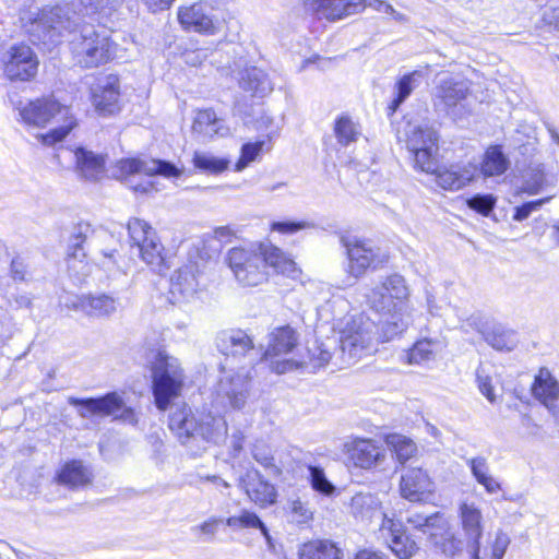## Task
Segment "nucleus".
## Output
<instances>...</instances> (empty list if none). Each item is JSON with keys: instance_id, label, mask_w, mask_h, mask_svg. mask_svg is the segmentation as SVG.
<instances>
[{"instance_id": "nucleus-1", "label": "nucleus", "mask_w": 559, "mask_h": 559, "mask_svg": "<svg viewBox=\"0 0 559 559\" xmlns=\"http://www.w3.org/2000/svg\"><path fill=\"white\" fill-rule=\"evenodd\" d=\"M168 426L181 444L194 455L201 454L210 444L222 442L228 431L222 415L206 409L193 413L186 405L171 411Z\"/></svg>"}, {"instance_id": "nucleus-2", "label": "nucleus", "mask_w": 559, "mask_h": 559, "mask_svg": "<svg viewBox=\"0 0 559 559\" xmlns=\"http://www.w3.org/2000/svg\"><path fill=\"white\" fill-rule=\"evenodd\" d=\"M411 289L404 276L397 273L383 277L366 295L368 306L388 317L383 324L386 338L401 334L412 323Z\"/></svg>"}, {"instance_id": "nucleus-3", "label": "nucleus", "mask_w": 559, "mask_h": 559, "mask_svg": "<svg viewBox=\"0 0 559 559\" xmlns=\"http://www.w3.org/2000/svg\"><path fill=\"white\" fill-rule=\"evenodd\" d=\"M16 109L20 120L28 128L55 126L49 132L36 135L38 142L47 146L63 141L78 126V120L70 107L62 105L52 97L36 98L25 104L20 103Z\"/></svg>"}, {"instance_id": "nucleus-4", "label": "nucleus", "mask_w": 559, "mask_h": 559, "mask_svg": "<svg viewBox=\"0 0 559 559\" xmlns=\"http://www.w3.org/2000/svg\"><path fill=\"white\" fill-rule=\"evenodd\" d=\"M337 333L340 349L347 364L372 355L377 352L380 342L390 340L384 332L381 338L378 325L364 314L345 318L338 323Z\"/></svg>"}, {"instance_id": "nucleus-5", "label": "nucleus", "mask_w": 559, "mask_h": 559, "mask_svg": "<svg viewBox=\"0 0 559 559\" xmlns=\"http://www.w3.org/2000/svg\"><path fill=\"white\" fill-rule=\"evenodd\" d=\"M26 31L45 45H55L64 32L78 24V14L68 3L29 10L21 16Z\"/></svg>"}, {"instance_id": "nucleus-6", "label": "nucleus", "mask_w": 559, "mask_h": 559, "mask_svg": "<svg viewBox=\"0 0 559 559\" xmlns=\"http://www.w3.org/2000/svg\"><path fill=\"white\" fill-rule=\"evenodd\" d=\"M153 393L158 409L165 411L169 402L179 395L183 373L178 359L167 355L158 354L153 369Z\"/></svg>"}, {"instance_id": "nucleus-7", "label": "nucleus", "mask_w": 559, "mask_h": 559, "mask_svg": "<svg viewBox=\"0 0 559 559\" xmlns=\"http://www.w3.org/2000/svg\"><path fill=\"white\" fill-rule=\"evenodd\" d=\"M405 142L412 153L414 165L424 173L436 170L439 151V135L437 131L426 123H407Z\"/></svg>"}, {"instance_id": "nucleus-8", "label": "nucleus", "mask_w": 559, "mask_h": 559, "mask_svg": "<svg viewBox=\"0 0 559 559\" xmlns=\"http://www.w3.org/2000/svg\"><path fill=\"white\" fill-rule=\"evenodd\" d=\"M73 58L83 68L106 63L112 56V45L105 32L84 27L71 41Z\"/></svg>"}, {"instance_id": "nucleus-9", "label": "nucleus", "mask_w": 559, "mask_h": 559, "mask_svg": "<svg viewBox=\"0 0 559 559\" xmlns=\"http://www.w3.org/2000/svg\"><path fill=\"white\" fill-rule=\"evenodd\" d=\"M69 404L80 407L78 413L83 418L91 416H111L114 419H119L131 425L138 421L133 409L126 405L123 399L117 392H110L96 399L69 397Z\"/></svg>"}, {"instance_id": "nucleus-10", "label": "nucleus", "mask_w": 559, "mask_h": 559, "mask_svg": "<svg viewBox=\"0 0 559 559\" xmlns=\"http://www.w3.org/2000/svg\"><path fill=\"white\" fill-rule=\"evenodd\" d=\"M342 242L348 258V273L356 280L365 275L368 269L376 270L389 261L388 251L370 240L342 238Z\"/></svg>"}, {"instance_id": "nucleus-11", "label": "nucleus", "mask_w": 559, "mask_h": 559, "mask_svg": "<svg viewBox=\"0 0 559 559\" xmlns=\"http://www.w3.org/2000/svg\"><path fill=\"white\" fill-rule=\"evenodd\" d=\"M299 334L290 325H283L273 329L269 334L267 347L263 354V359L271 361V368L274 372L282 374L300 367V364L294 359H277L287 355L298 345Z\"/></svg>"}, {"instance_id": "nucleus-12", "label": "nucleus", "mask_w": 559, "mask_h": 559, "mask_svg": "<svg viewBox=\"0 0 559 559\" xmlns=\"http://www.w3.org/2000/svg\"><path fill=\"white\" fill-rule=\"evenodd\" d=\"M128 230L133 245L139 248L142 260L154 271L162 273L165 270L164 247L155 230L140 218L130 219Z\"/></svg>"}, {"instance_id": "nucleus-13", "label": "nucleus", "mask_w": 559, "mask_h": 559, "mask_svg": "<svg viewBox=\"0 0 559 559\" xmlns=\"http://www.w3.org/2000/svg\"><path fill=\"white\" fill-rule=\"evenodd\" d=\"M228 264L242 286H258L267 280V272L258 250L233 248L228 252Z\"/></svg>"}, {"instance_id": "nucleus-14", "label": "nucleus", "mask_w": 559, "mask_h": 559, "mask_svg": "<svg viewBox=\"0 0 559 559\" xmlns=\"http://www.w3.org/2000/svg\"><path fill=\"white\" fill-rule=\"evenodd\" d=\"M250 371H227L219 379L215 394L218 402L233 409H242L250 394Z\"/></svg>"}, {"instance_id": "nucleus-15", "label": "nucleus", "mask_w": 559, "mask_h": 559, "mask_svg": "<svg viewBox=\"0 0 559 559\" xmlns=\"http://www.w3.org/2000/svg\"><path fill=\"white\" fill-rule=\"evenodd\" d=\"M134 174L147 176L160 175L165 178L179 177L182 170L169 162L162 159L124 158L111 167V177L123 180Z\"/></svg>"}, {"instance_id": "nucleus-16", "label": "nucleus", "mask_w": 559, "mask_h": 559, "mask_svg": "<svg viewBox=\"0 0 559 559\" xmlns=\"http://www.w3.org/2000/svg\"><path fill=\"white\" fill-rule=\"evenodd\" d=\"M3 71L10 81H29L35 78L38 60L31 47L12 46L2 57Z\"/></svg>"}, {"instance_id": "nucleus-17", "label": "nucleus", "mask_w": 559, "mask_h": 559, "mask_svg": "<svg viewBox=\"0 0 559 559\" xmlns=\"http://www.w3.org/2000/svg\"><path fill=\"white\" fill-rule=\"evenodd\" d=\"M344 449L349 462L361 469H376L386 461V450L374 439L355 438Z\"/></svg>"}, {"instance_id": "nucleus-18", "label": "nucleus", "mask_w": 559, "mask_h": 559, "mask_svg": "<svg viewBox=\"0 0 559 559\" xmlns=\"http://www.w3.org/2000/svg\"><path fill=\"white\" fill-rule=\"evenodd\" d=\"M459 518L469 559H480V539L484 532L481 510L475 502L463 501L459 507Z\"/></svg>"}, {"instance_id": "nucleus-19", "label": "nucleus", "mask_w": 559, "mask_h": 559, "mask_svg": "<svg viewBox=\"0 0 559 559\" xmlns=\"http://www.w3.org/2000/svg\"><path fill=\"white\" fill-rule=\"evenodd\" d=\"M469 94V83L456 76H442L433 91V103L441 107L449 116L456 117L457 106Z\"/></svg>"}, {"instance_id": "nucleus-20", "label": "nucleus", "mask_w": 559, "mask_h": 559, "mask_svg": "<svg viewBox=\"0 0 559 559\" xmlns=\"http://www.w3.org/2000/svg\"><path fill=\"white\" fill-rule=\"evenodd\" d=\"M380 533L400 559H408L418 550L417 544L405 534L403 523L386 514H383Z\"/></svg>"}, {"instance_id": "nucleus-21", "label": "nucleus", "mask_w": 559, "mask_h": 559, "mask_svg": "<svg viewBox=\"0 0 559 559\" xmlns=\"http://www.w3.org/2000/svg\"><path fill=\"white\" fill-rule=\"evenodd\" d=\"M477 170L478 167L474 163L439 167L437 162L436 170L430 174L436 176V182L441 189L457 191L475 179Z\"/></svg>"}, {"instance_id": "nucleus-22", "label": "nucleus", "mask_w": 559, "mask_h": 559, "mask_svg": "<svg viewBox=\"0 0 559 559\" xmlns=\"http://www.w3.org/2000/svg\"><path fill=\"white\" fill-rule=\"evenodd\" d=\"M307 7L320 19L335 22L361 12L366 4L365 0H308Z\"/></svg>"}, {"instance_id": "nucleus-23", "label": "nucleus", "mask_w": 559, "mask_h": 559, "mask_svg": "<svg viewBox=\"0 0 559 559\" xmlns=\"http://www.w3.org/2000/svg\"><path fill=\"white\" fill-rule=\"evenodd\" d=\"M120 84L118 76L110 74L99 81L92 93L95 109L102 115H112L120 109Z\"/></svg>"}, {"instance_id": "nucleus-24", "label": "nucleus", "mask_w": 559, "mask_h": 559, "mask_svg": "<svg viewBox=\"0 0 559 559\" xmlns=\"http://www.w3.org/2000/svg\"><path fill=\"white\" fill-rule=\"evenodd\" d=\"M240 486L249 499L260 507H267L276 501L277 492L275 487L266 481L257 469H249L240 478Z\"/></svg>"}, {"instance_id": "nucleus-25", "label": "nucleus", "mask_w": 559, "mask_h": 559, "mask_svg": "<svg viewBox=\"0 0 559 559\" xmlns=\"http://www.w3.org/2000/svg\"><path fill=\"white\" fill-rule=\"evenodd\" d=\"M199 290V281L193 266H183L170 277L169 300L182 304L193 299Z\"/></svg>"}, {"instance_id": "nucleus-26", "label": "nucleus", "mask_w": 559, "mask_h": 559, "mask_svg": "<svg viewBox=\"0 0 559 559\" xmlns=\"http://www.w3.org/2000/svg\"><path fill=\"white\" fill-rule=\"evenodd\" d=\"M178 21L186 31L205 35H214L221 28L219 23L204 12L201 3L181 7L178 10Z\"/></svg>"}, {"instance_id": "nucleus-27", "label": "nucleus", "mask_w": 559, "mask_h": 559, "mask_svg": "<svg viewBox=\"0 0 559 559\" xmlns=\"http://www.w3.org/2000/svg\"><path fill=\"white\" fill-rule=\"evenodd\" d=\"M532 393L555 417L559 416V382L548 369L539 370L532 385Z\"/></svg>"}, {"instance_id": "nucleus-28", "label": "nucleus", "mask_w": 559, "mask_h": 559, "mask_svg": "<svg viewBox=\"0 0 559 559\" xmlns=\"http://www.w3.org/2000/svg\"><path fill=\"white\" fill-rule=\"evenodd\" d=\"M432 485L426 471L411 468L401 477L400 491L403 498L416 502L423 500L426 493L432 491Z\"/></svg>"}, {"instance_id": "nucleus-29", "label": "nucleus", "mask_w": 559, "mask_h": 559, "mask_svg": "<svg viewBox=\"0 0 559 559\" xmlns=\"http://www.w3.org/2000/svg\"><path fill=\"white\" fill-rule=\"evenodd\" d=\"M258 251L262 257V263L273 269L277 274L285 275L290 278H297L300 270L297 267L295 261L286 255L284 251L271 243H260Z\"/></svg>"}, {"instance_id": "nucleus-30", "label": "nucleus", "mask_w": 559, "mask_h": 559, "mask_svg": "<svg viewBox=\"0 0 559 559\" xmlns=\"http://www.w3.org/2000/svg\"><path fill=\"white\" fill-rule=\"evenodd\" d=\"M88 231V224H79L74 228L69 245L68 267L78 276H86L91 271L88 263L85 261L86 254L82 247L87 237Z\"/></svg>"}, {"instance_id": "nucleus-31", "label": "nucleus", "mask_w": 559, "mask_h": 559, "mask_svg": "<svg viewBox=\"0 0 559 559\" xmlns=\"http://www.w3.org/2000/svg\"><path fill=\"white\" fill-rule=\"evenodd\" d=\"M75 169L87 181H99L105 177V158L83 147L75 150Z\"/></svg>"}, {"instance_id": "nucleus-32", "label": "nucleus", "mask_w": 559, "mask_h": 559, "mask_svg": "<svg viewBox=\"0 0 559 559\" xmlns=\"http://www.w3.org/2000/svg\"><path fill=\"white\" fill-rule=\"evenodd\" d=\"M216 346L226 356H245L253 349V342L242 330H227L217 334Z\"/></svg>"}, {"instance_id": "nucleus-33", "label": "nucleus", "mask_w": 559, "mask_h": 559, "mask_svg": "<svg viewBox=\"0 0 559 559\" xmlns=\"http://www.w3.org/2000/svg\"><path fill=\"white\" fill-rule=\"evenodd\" d=\"M192 132L207 139L214 136H226L229 129L224 126L212 109L198 110L192 123Z\"/></svg>"}, {"instance_id": "nucleus-34", "label": "nucleus", "mask_w": 559, "mask_h": 559, "mask_svg": "<svg viewBox=\"0 0 559 559\" xmlns=\"http://www.w3.org/2000/svg\"><path fill=\"white\" fill-rule=\"evenodd\" d=\"M90 317H109L118 309V300L110 295L82 296L75 306Z\"/></svg>"}, {"instance_id": "nucleus-35", "label": "nucleus", "mask_w": 559, "mask_h": 559, "mask_svg": "<svg viewBox=\"0 0 559 559\" xmlns=\"http://www.w3.org/2000/svg\"><path fill=\"white\" fill-rule=\"evenodd\" d=\"M239 84L245 91L261 97L273 91V83L267 73L257 67H249L240 72Z\"/></svg>"}, {"instance_id": "nucleus-36", "label": "nucleus", "mask_w": 559, "mask_h": 559, "mask_svg": "<svg viewBox=\"0 0 559 559\" xmlns=\"http://www.w3.org/2000/svg\"><path fill=\"white\" fill-rule=\"evenodd\" d=\"M92 474L81 461H71L63 465L57 475L59 484L70 488L85 486L91 483Z\"/></svg>"}, {"instance_id": "nucleus-37", "label": "nucleus", "mask_w": 559, "mask_h": 559, "mask_svg": "<svg viewBox=\"0 0 559 559\" xmlns=\"http://www.w3.org/2000/svg\"><path fill=\"white\" fill-rule=\"evenodd\" d=\"M420 78V71H413L404 74L396 81L394 85V97L388 107L389 115H393L409 97L413 91L418 86Z\"/></svg>"}, {"instance_id": "nucleus-38", "label": "nucleus", "mask_w": 559, "mask_h": 559, "mask_svg": "<svg viewBox=\"0 0 559 559\" xmlns=\"http://www.w3.org/2000/svg\"><path fill=\"white\" fill-rule=\"evenodd\" d=\"M299 556L300 559H341L343 554L330 540H312L301 547Z\"/></svg>"}, {"instance_id": "nucleus-39", "label": "nucleus", "mask_w": 559, "mask_h": 559, "mask_svg": "<svg viewBox=\"0 0 559 559\" xmlns=\"http://www.w3.org/2000/svg\"><path fill=\"white\" fill-rule=\"evenodd\" d=\"M384 442L401 465L415 456L417 452L416 443L404 435L389 433L384 437Z\"/></svg>"}, {"instance_id": "nucleus-40", "label": "nucleus", "mask_w": 559, "mask_h": 559, "mask_svg": "<svg viewBox=\"0 0 559 559\" xmlns=\"http://www.w3.org/2000/svg\"><path fill=\"white\" fill-rule=\"evenodd\" d=\"M509 166V160L504 156L501 147L493 145L487 148L480 163V173L485 177L502 175Z\"/></svg>"}, {"instance_id": "nucleus-41", "label": "nucleus", "mask_w": 559, "mask_h": 559, "mask_svg": "<svg viewBox=\"0 0 559 559\" xmlns=\"http://www.w3.org/2000/svg\"><path fill=\"white\" fill-rule=\"evenodd\" d=\"M333 130L337 142L343 146L356 142L361 135L359 123L354 121L348 115L337 117Z\"/></svg>"}, {"instance_id": "nucleus-42", "label": "nucleus", "mask_w": 559, "mask_h": 559, "mask_svg": "<svg viewBox=\"0 0 559 559\" xmlns=\"http://www.w3.org/2000/svg\"><path fill=\"white\" fill-rule=\"evenodd\" d=\"M352 511L356 518L361 520L372 519L379 513L382 518L384 513L379 510L380 502L371 493H357L352 499Z\"/></svg>"}, {"instance_id": "nucleus-43", "label": "nucleus", "mask_w": 559, "mask_h": 559, "mask_svg": "<svg viewBox=\"0 0 559 559\" xmlns=\"http://www.w3.org/2000/svg\"><path fill=\"white\" fill-rule=\"evenodd\" d=\"M225 523L227 526L235 531L245 528H259L265 537H269V532L264 523L254 512L247 509L241 510L238 514L228 516Z\"/></svg>"}, {"instance_id": "nucleus-44", "label": "nucleus", "mask_w": 559, "mask_h": 559, "mask_svg": "<svg viewBox=\"0 0 559 559\" xmlns=\"http://www.w3.org/2000/svg\"><path fill=\"white\" fill-rule=\"evenodd\" d=\"M192 163L200 171L213 175L223 173L229 165L228 159L202 151L194 152Z\"/></svg>"}, {"instance_id": "nucleus-45", "label": "nucleus", "mask_w": 559, "mask_h": 559, "mask_svg": "<svg viewBox=\"0 0 559 559\" xmlns=\"http://www.w3.org/2000/svg\"><path fill=\"white\" fill-rule=\"evenodd\" d=\"M436 343L431 340H420L405 354L406 361L409 365H419L430 360L433 356Z\"/></svg>"}, {"instance_id": "nucleus-46", "label": "nucleus", "mask_w": 559, "mask_h": 559, "mask_svg": "<svg viewBox=\"0 0 559 559\" xmlns=\"http://www.w3.org/2000/svg\"><path fill=\"white\" fill-rule=\"evenodd\" d=\"M486 342L497 350H512L518 344L516 334L513 331L496 330L486 335Z\"/></svg>"}, {"instance_id": "nucleus-47", "label": "nucleus", "mask_w": 559, "mask_h": 559, "mask_svg": "<svg viewBox=\"0 0 559 559\" xmlns=\"http://www.w3.org/2000/svg\"><path fill=\"white\" fill-rule=\"evenodd\" d=\"M442 516L439 513L423 515L414 513L407 516L406 522L414 528L429 535H433V530L440 525Z\"/></svg>"}, {"instance_id": "nucleus-48", "label": "nucleus", "mask_w": 559, "mask_h": 559, "mask_svg": "<svg viewBox=\"0 0 559 559\" xmlns=\"http://www.w3.org/2000/svg\"><path fill=\"white\" fill-rule=\"evenodd\" d=\"M309 469V480L313 490L325 495L331 496L335 491V486L326 478L324 471L319 466L310 465Z\"/></svg>"}, {"instance_id": "nucleus-49", "label": "nucleus", "mask_w": 559, "mask_h": 559, "mask_svg": "<svg viewBox=\"0 0 559 559\" xmlns=\"http://www.w3.org/2000/svg\"><path fill=\"white\" fill-rule=\"evenodd\" d=\"M253 459L274 476L281 475V468L275 465L271 450L263 444H255L252 449Z\"/></svg>"}, {"instance_id": "nucleus-50", "label": "nucleus", "mask_w": 559, "mask_h": 559, "mask_svg": "<svg viewBox=\"0 0 559 559\" xmlns=\"http://www.w3.org/2000/svg\"><path fill=\"white\" fill-rule=\"evenodd\" d=\"M265 142L259 141L255 143H247L241 147V156L239 160L236 163V170L241 171L245 169L251 162L255 160L262 151Z\"/></svg>"}, {"instance_id": "nucleus-51", "label": "nucleus", "mask_w": 559, "mask_h": 559, "mask_svg": "<svg viewBox=\"0 0 559 559\" xmlns=\"http://www.w3.org/2000/svg\"><path fill=\"white\" fill-rule=\"evenodd\" d=\"M222 522V519L211 516L199 525L192 527V531L198 534L204 542H210L215 538Z\"/></svg>"}, {"instance_id": "nucleus-52", "label": "nucleus", "mask_w": 559, "mask_h": 559, "mask_svg": "<svg viewBox=\"0 0 559 559\" xmlns=\"http://www.w3.org/2000/svg\"><path fill=\"white\" fill-rule=\"evenodd\" d=\"M289 514L293 522L297 524H306L313 518V512L308 508L307 503L299 499L289 503Z\"/></svg>"}, {"instance_id": "nucleus-53", "label": "nucleus", "mask_w": 559, "mask_h": 559, "mask_svg": "<svg viewBox=\"0 0 559 559\" xmlns=\"http://www.w3.org/2000/svg\"><path fill=\"white\" fill-rule=\"evenodd\" d=\"M310 362L314 369L322 368L329 364L332 354L326 345L323 343H316L310 349Z\"/></svg>"}, {"instance_id": "nucleus-54", "label": "nucleus", "mask_w": 559, "mask_h": 559, "mask_svg": "<svg viewBox=\"0 0 559 559\" xmlns=\"http://www.w3.org/2000/svg\"><path fill=\"white\" fill-rule=\"evenodd\" d=\"M495 203L496 199L491 194H477L467 200V205L483 215H488Z\"/></svg>"}, {"instance_id": "nucleus-55", "label": "nucleus", "mask_w": 559, "mask_h": 559, "mask_svg": "<svg viewBox=\"0 0 559 559\" xmlns=\"http://www.w3.org/2000/svg\"><path fill=\"white\" fill-rule=\"evenodd\" d=\"M469 467L476 480L483 485L490 476L489 466L484 457H474L469 460Z\"/></svg>"}, {"instance_id": "nucleus-56", "label": "nucleus", "mask_w": 559, "mask_h": 559, "mask_svg": "<svg viewBox=\"0 0 559 559\" xmlns=\"http://www.w3.org/2000/svg\"><path fill=\"white\" fill-rule=\"evenodd\" d=\"M312 226L313 225L308 222H274L271 225V229L281 234H295Z\"/></svg>"}, {"instance_id": "nucleus-57", "label": "nucleus", "mask_w": 559, "mask_h": 559, "mask_svg": "<svg viewBox=\"0 0 559 559\" xmlns=\"http://www.w3.org/2000/svg\"><path fill=\"white\" fill-rule=\"evenodd\" d=\"M509 544V536L501 531L497 532L495 542L491 546L490 559H502L508 549Z\"/></svg>"}, {"instance_id": "nucleus-58", "label": "nucleus", "mask_w": 559, "mask_h": 559, "mask_svg": "<svg viewBox=\"0 0 559 559\" xmlns=\"http://www.w3.org/2000/svg\"><path fill=\"white\" fill-rule=\"evenodd\" d=\"M209 57V49L198 48L192 50H186L182 53V58L186 64L191 67L201 66Z\"/></svg>"}, {"instance_id": "nucleus-59", "label": "nucleus", "mask_w": 559, "mask_h": 559, "mask_svg": "<svg viewBox=\"0 0 559 559\" xmlns=\"http://www.w3.org/2000/svg\"><path fill=\"white\" fill-rule=\"evenodd\" d=\"M546 201V199H540L527 202L521 206H516L513 219L518 222L526 219L532 212L537 211Z\"/></svg>"}, {"instance_id": "nucleus-60", "label": "nucleus", "mask_w": 559, "mask_h": 559, "mask_svg": "<svg viewBox=\"0 0 559 559\" xmlns=\"http://www.w3.org/2000/svg\"><path fill=\"white\" fill-rule=\"evenodd\" d=\"M486 325L485 318L480 313H472L466 320L462 322V328L465 330L472 329L477 332H483Z\"/></svg>"}, {"instance_id": "nucleus-61", "label": "nucleus", "mask_w": 559, "mask_h": 559, "mask_svg": "<svg viewBox=\"0 0 559 559\" xmlns=\"http://www.w3.org/2000/svg\"><path fill=\"white\" fill-rule=\"evenodd\" d=\"M87 14L102 12L109 7L110 0H80Z\"/></svg>"}, {"instance_id": "nucleus-62", "label": "nucleus", "mask_w": 559, "mask_h": 559, "mask_svg": "<svg viewBox=\"0 0 559 559\" xmlns=\"http://www.w3.org/2000/svg\"><path fill=\"white\" fill-rule=\"evenodd\" d=\"M477 381L480 392L488 399L489 402H495L496 395L493 393V388L491 385V381L488 377H483L481 374H477Z\"/></svg>"}, {"instance_id": "nucleus-63", "label": "nucleus", "mask_w": 559, "mask_h": 559, "mask_svg": "<svg viewBox=\"0 0 559 559\" xmlns=\"http://www.w3.org/2000/svg\"><path fill=\"white\" fill-rule=\"evenodd\" d=\"M366 5H369L373 8L374 10L379 12H384L386 14L394 15L396 20H402V15L400 13H396L393 7L384 1L381 0H370L368 3L365 1Z\"/></svg>"}, {"instance_id": "nucleus-64", "label": "nucleus", "mask_w": 559, "mask_h": 559, "mask_svg": "<svg viewBox=\"0 0 559 559\" xmlns=\"http://www.w3.org/2000/svg\"><path fill=\"white\" fill-rule=\"evenodd\" d=\"M544 21L559 31V7H550L544 11Z\"/></svg>"}]
</instances>
